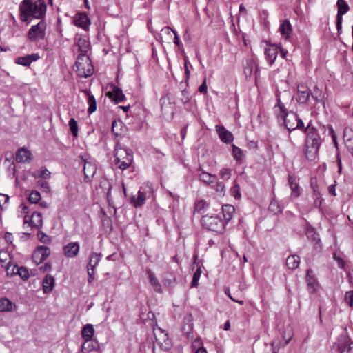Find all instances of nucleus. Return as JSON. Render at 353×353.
<instances>
[{
  "label": "nucleus",
  "instance_id": "nucleus-4",
  "mask_svg": "<svg viewBox=\"0 0 353 353\" xmlns=\"http://www.w3.org/2000/svg\"><path fill=\"white\" fill-rule=\"evenodd\" d=\"M76 67V71L81 77H88L93 73V66L91 60L85 54H80L77 57Z\"/></svg>",
  "mask_w": 353,
  "mask_h": 353
},
{
  "label": "nucleus",
  "instance_id": "nucleus-33",
  "mask_svg": "<svg viewBox=\"0 0 353 353\" xmlns=\"http://www.w3.org/2000/svg\"><path fill=\"white\" fill-rule=\"evenodd\" d=\"M6 270L8 274L12 276L19 274L22 277V266L19 267L18 265L12 264L11 262L9 261L6 264Z\"/></svg>",
  "mask_w": 353,
  "mask_h": 353
},
{
  "label": "nucleus",
  "instance_id": "nucleus-49",
  "mask_svg": "<svg viewBox=\"0 0 353 353\" xmlns=\"http://www.w3.org/2000/svg\"><path fill=\"white\" fill-rule=\"evenodd\" d=\"M206 205V203L204 201L201 200L195 204V211L201 212L205 208Z\"/></svg>",
  "mask_w": 353,
  "mask_h": 353
},
{
  "label": "nucleus",
  "instance_id": "nucleus-62",
  "mask_svg": "<svg viewBox=\"0 0 353 353\" xmlns=\"http://www.w3.org/2000/svg\"><path fill=\"white\" fill-rule=\"evenodd\" d=\"M12 234L8 232L5 233V239L7 243H11L12 242Z\"/></svg>",
  "mask_w": 353,
  "mask_h": 353
},
{
  "label": "nucleus",
  "instance_id": "nucleus-20",
  "mask_svg": "<svg viewBox=\"0 0 353 353\" xmlns=\"http://www.w3.org/2000/svg\"><path fill=\"white\" fill-rule=\"evenodd\" d=\"M97 171V167L94 164L91 162L85 161L83 172L85 179L87 181H90L91 179L93 177Z\"/></svg>",
  "mask_w": 353,
  "mask_h": 353
},
{
  "label": "nucleus",
  "instance_id": "nucleus-59",
  "mask_svg": "<svg viewBox=\"0 0 353 353\" xmlns=\"http://www.w3.org/2000/svg\"><path fill=\"white\" fill-rule=\"evenodd\" d=\"M9 254L6 252H0V262L1 263H5L7 261Z\"/></svg>",
  "mask_w": 353,
  "mask_h": 353
},
{
  "label": "nucleus",
  "instance_id": "nucleus-46",
  "mask_svg": "<svg viewBox=\"0 0 353 353\" xmlns=\"http://www.w3.org/2000/svg\"><path fill=\"white\" fill-rule=\"evenodd\" d=\"M38 183V185L41 188V189L46 192H49L50 190V188L49 186V184L47 181H43L42 179H39L37 181Z\"/></svg>",
  "mask_w": 353,
  "mask_h": 353
},
{
  "label": "nucleus",
  "instance_id": "nucleus-21",
  "mask_svg": "<svg viewBox=\"0 0 353 353\" xmlns=\"http://www.w3.org/2000/svg\"><path fill=\"white\" fill-rule=\"evenodd\" d=\"M256 57L255 55H252L251 58L247 61V64L244 68V73L247 77H250L253 71V68L256 66L255 73L257 74L258 68L256 66Z\"/></svg>",
  "mask_w": 353,
  "mask_h": 353
},
{
  "label": "nucleus",
  "instance_id": "nucleus-26",
  "mask_svg": "<svg viewBox=\"0 0 353 353\" xmlns=\"http://www.w3.org/2000/svg\"><path fill=\"white\" fill-rule=\"evenodd\" d=\"M278 54L277 49L274 46H270L269 48H266L265 50V57L266 60L268 61L269 64L272 65Z\"/></svg>",
  "mask_w": 353,
  "mask_h": 353
},
{
  "label": "nucleus",
  "instance_id": "nucleus-36",
  "mask_svg": "<svg viewBox=\"0 0 353 353\" xmlns=\"http://www.w3.org/2000/svg\"><path fill=\"white\" fill-rule=\"evenodd\" d=\"M306 236L309 240L313 242L314 244L320 243V239L319 238L318 234L316 232L314 228L308 226L305 232Z\"/></svg>",
  "mask_w": 353,
  "mask_h": 353
},
{
  "label": "nucleus",
  "instance_id": "nucleus-18",
  "mask_svg": "<svg viewBox=\"0 0 353 353\" xmlns=\"http://www.w3.org/2000/svg\"><path fill=\"white\" fill-rule=\"evenodd\" d=\"M220 139L225 143H230L234 140L233 134L231 132L227 130L223 126L217 125L216 127Z\"/></svg>",
  "mask_w": 353,
  "mask_h": 353
},
{
  "label": "nucleus",
  "instance_id": "nucleus-16",
  "mask_svg": "<svg viewBox=\"0 0 353 353\" xmlns=\"http://www.w3.org/2000/svg\"><path fill=\"white\" fill-rule=\"evenodd\" d=\"M154 334L156 341L161 345L165 344L166 346H170L171 342L168 336V334L161 328L158 327L154 329Z\"/></svg>",
  "mask_w": 353,
  "mask_h": 353
},
{
  "label": "nucleus",
  "instance_id": "nucleus-12",
  "mask_svg": "<svg viewBox=\"0 0 353 353\" xmlns=\"http://www.w3.org/2000/svg\"><path fill=\"white\" fill-rule=\"evenodd\" d=\"M310 91L308 87L303 83L297 85L296 101L299 104H305L309 101Z\"/></svg>",
  "mask_w": 353,
  "mask_h": 353
},
{
  "label": "nucleus",
  "instance_id": "nucleus-47",
  "mask_svg": "<svg viewBox=\"0 0 353 353\" xmlns=\"http://www.w3.org/2000/svg\"><path fill=\"white\" fill-rule=\"evenodd\" d=\"M232 170L228 168H222L220 171L221 177L225 180H228L231 176Z\"/></svg>",
  "mask_w": 353,
  "mask_h": 353
},
{
  "label": "nucleus",
  "instance_id": "nucleus-39",
  "mask_svg": "<svg viewBox=\"0 0 353 353\" xmlns=\"http://www.w3.org/2000/svg\"><path fill=\"white\" fill-rule=\"evenodd\" d=\"M140 191H141L148 198H150L153 194V187L152 185L149 183H145L140 188Z\"/></svg>",
  "mask_w": 353,
  "mask_h": 353
},
{
  "label": "nucleus",
  "instance_id": "nucleus-64",
  "mask_svg": "<svg viewBox=\"0 0 353 353\" xmlns=\"http://www.w3.org/2000/svg\"><path fill=\"white\" fill-rule=\"evenodd\" d=\"M8 171L12 172L13 174H15V165L13 162L9 165Z\"/></svg>",
  "mask_w": 353,
  "mask_h": 353
},
{
  "label": "nucleus",
  "instance_id": "nucleus-48",
  "mask_svg": "<svg viewBox=\"0 0 353 353\" xmlns=\"http://www.w3.org/2000/svg\"><path fill=\"white\" fill-rule=\"evenodd\" d=\"M345 301L348 303V305L352 307H353V291L350 290L346 292L345 294Z\"/></svg>",
  "mask_w": 353,
  "mask_h": 353
},
{
  "label": "nucleus",
  "instance_id": "nucleus-57",
  "mask_svg": "<svg viewBox=\"0 0 353 353\" xmlns=\"http://www.w3.org/2000/svg\"><path fill=\"white\" fill-rule=\"evenodd\" d=\"M22 154V148H19L17 151L16 157H15L16 161L17 163L22 162V154Z\"/></svg>",
  "mask_w": 353,
  "mask_h": 353
},
{
  "label": "nucleus",
  "instance_id": "nucleus-50",
  "mask_svg": "<svg viewBox=\"0 0 353 353\" xmlns=\"http://www.w3.org/2000/svg\"><path fill=\"white\" fill-rule=\"evenodd\" d=\"M37 236L40 241L46 243L50 241V237L48 235H46L43 232L38 231Z\"/></svg>",
  "mask_w": 353,
  "mask_h": 353
},
{
  "label": "nucleus",
  "instance_id": "nucleus-52",
  "mask_svg": "<svg viewBox=\"0 0 353 353\" xmlns=\"http://www.w3.org/2000/svg\"><path fill=\"white\" fill-rule=\"evenodd\" d=\"M32 159V153L28 149L23 148V163H29Z\"/></svg>",
  "mask_w": 353,
  "mask_h": 353
},
{
  "label": "nucleus",
  "instance_id": "nucleus-40",
  "mask_svg": "<svg viewBox=\"0 0 353 353\" xmlns=\"http://www.w3.org/2000/svg\"><path fill=\"white\" fill-rule=\"evenodd\" d=\"M268 210L270 212H272L274 214H276L278 213H281L282 212V208L279 205V203L276 201H272L269 205Z\"/></svg>",
  "mask_w": 353,
  "mask_h": 353
},
{
  "label": "nucleus",
  "instance_id": "nucleus-38",
  "mask_svg": "<svg viewBox=\"0 0 353 353\" xmlns=\"http://www.w3.org/2000/svg\"><path fill=\"white\" fill-rule=\"evenodd\" d=\"M41 58L39 53H33L23 56V66H29L32 62L36 61Z\"/></svg>",
  "mask_w": 353,
  "mask_h": 353
},
{
  "label": "nucleus",
  "instance_id": "nucleus-61",
  "mask_svg": "<svg viewBox=\"0 0 353 353\" xmlns=\"http://www.w3.org/2000/svg\"><path fill=\"white\" fill-rule=\"evenodd\" d=\"M175 32L174 30H173L172 29H171L170 27L168 26H166V27H164L161 29V32L163 34H165L167 35H171V32Z\"/></svg>",
  "mask_w": 353,
  "mask_h": 353
},
{
  "label": "nucleus",
  "instance_id": "nucleus-9",
  "mask_svg": "<svg viewBox=\"0 0 353 353\" xmlns=\"http://www.w3.org/2000/svg\"><path fill=\"white\" fill-rule=\"evenodd\" d=\"M23 225H28L31 228H40L43 225L41 214L37 212H34L31 216L26 214L23 216Z\"/></svg>",
  "mask_w": 353,
  "mask_h": 353
},
{
  "label": "nucleus",
  "instance_id": "nucleus-32",
  "mask_svg": "<svg viewBox=\"0 0 353 353\" xmlns=\"http://www.w3.org/2000/svg\"><path fill=\"white\" fill-rule=\"evenodd\" d=\"M147 274H148V277L150 281L151 285L153 286L154 290L157 292H161V285L160 283L159 282L158 279L155 276L154 274L152 272V271L150 269L147 270Z\"/></svg>",
  "mask_w": 353,
  "mask_h": 353
},
{
  "label": "nucleus",
  "instance_id": "nucleus-10",
  "mask_svg": "<svg viewBox=\"0 0 353 353\" xmlns=\"http://www.w3.org/2000/svg\"><path fill=\"white\" fill-rule=\"evenodd\" d=\"M336 6L338 8L336 15V29L338 32H340L342 29L343 15L349 11L350 6L345 0H338Z\"/></svg>",
  "mask_w": 353,
  "mask_h": 353
},
{
  "label": "nucleus",
  "instance_id": "nucleus-54",
  "mask_svg": "<svg viewBox=\"0 0 353 353\" xmlns=\"http://www.w3.org/2000/svg\"><path fill=\"white\" fill-rule=\"evenodd\" d=\"M50 175L51 173L49 170H48L46 168H42L40 174H39V176L43 179H48L50 177Z\"/></svg>",
  "mask_w": 353,
  "mask_h": 353
},
{
  "label": "nucleus",
  "instance_id": "nucleus-24",
  "mask_svg": "<svg viewBox=\"0 0 353 353\" xmlns=\"http://www.w3.org/2000/svg\"><path fill=\"white\" fill-rule=\"evenodd\" d=\"M288 183L292 190V196L298 197L300 195L299 185L296 182V177L293 174H288Z\"/></svg>",
  "mask_w": 353,
  "mask_h": 353
},
{
  "label": "nucleus",
  "instance_id": "nucleus-35",
  "mask_svg": "<svg viewBox=\"0 0 353 353\" xmlns=\"http://www.w3.org/2000/svg\"><path fill=\"white\" fill-rule=\"evenodd\" d=\"M300 263V258L297 255L289 256L286 259V265L289 269L294 270L297 268Z\"/></svg>",
  "mask_w": 353,
  "mask_h": 353
},
{
  "label": "nucleus",
  "instance_id": "nucleus-58",
  "mask_svg": "<svg viewBox=\"0 0 353 353\" xmlns=\"http://www.w3.org/2000/svg\"><path fill=\"white\" fill-rule=\"evenodd\" d=\"M88 268V283H92L94 278V269H90L89 268Z\"/></svg>",
  "mask_w": 353,
  "mask_h": 353
},
{
  "label": "nucleus",
  "instance_id": "nucleus-34",
  "mask_svg": "<svg viewBox=\"0 0 353 353\" xmlns=\"http://www.w3.org/2000/svg\"><path fill=\"white\" fill-rule=\"evenodd\" d=\"M101 253L92 252L89 256V261L87 268L94 269L101 260Z\"/></svg>",
  "mask_w": 353,
  "mask_h": 353
},
{
  "label": "nucleus",
  "instance_id": "nucleus-23",
  "mask_svg": "<svg viewBox=\"0 0 353 353\" xmlns=\"http://www.w3.org/2000/svg\"><path fill=\"white\" fill-rule=\"evenodd\" d=\"M76 44L79 48V50L84 54L87 52L90 49V42L87 37H76Z\"/></svg>",
  "mask_w": 353,
  "mask_h": 353
},
{
  "label": "nucleus",
  "instance_id": "nucleus-30",
  "mask_svg": "<svg viewBox=\"0 0 353 353\" xmlns=\"http://www.w3.org/2000/svg\"><path fill=\"white\" fill-rule=\"evenodd\" d=\"M148 197L140 190L137 193V196H132L130 199L131 203L135 207L138 208L142 206Z\"/></svg>",
  "mask_w": 353,
  "mask_h": 353
},
{
  "label": "nucleus",
  "instance_id": "nucleus-37",
  "mask_svg": "<svg viewBox=\"0 0 353 353\" xmlns=\"http://www.w3.org/2000/svg\"><path fill=\"white\" fill-rule=\"evenodd\" d=\"M83 92L86 94L88 99L89 108L88 110V112L89 114H92L97 110V101L95 100L94 97L90 93V92L87 90H83Z\"/></svg>",
  "mask_w": 353,
  "mask_h": 353
},
{
  "label": "nucleus",
  "instance_id": "nucleus-42",
  "mask_svg": "<svg viewBox=\"0 0 353 353\" xmlns=\"http://www.w3.org/2000/svg\"><path fill=\"white\" fill-rule=\"evenodd\" d=\"M232 148L234 158L238 161L241 160L243 157V151L239 148L234 145H232Z\"/></svg>",
  "mask_w": 353,
  "mask_h": 353
},
{
  "label": "nucleus",
  "instance_id": "nucleus-8",
  "mask_svg": "<svg viewBox=\"0 0 353 353\" xmlns=\"http://www.w3.org/2000/svg\"><path fill=\"white\" fill-rule=\"evenodd\" d=\"M339 353H353V341L347 334H341L334 343Z\"/></svg>",
  "mask_w": 353,
  "mask_h": 353
},
{
  "label": "nucleus",
  "instance_id": "nucleus-44",
  "mask_svg": "<svg viewBox=\"0 0 353 353\" xmlns=\"http://www.w3.org/2000/svg\"><path fill=\"white\" fill-rule=\"evenodd\" d=\"M201 274V268H199L196 269V270L194 272V273L193 274L192 281V284H191L192 287H197L198 282L200 279Z\"/></svg>",
  "mask_w": 353,
  "mask_h": 353
},
{
  "label": "nucleus",
  "instance_id": "nucleus-2",
  "mask_svg": "<svg viewBox=\"0 0 353 353\" xmlns=\"http://www.w3.org/2000/svg\"><path fill=\"white\" fill-rule=\"evenodd\" d=\"M46 10L44 0H23V22L30 23L33 19L43 20Z\"/></svg>",
  "mask_w": 353,
  "mask_h": 353
},
{
  "label": "nucleus",
  "instance_id": "nucleus-5",
  "mask_svg": "<svg viewBox=\"0 0 353 353\" xmlns=\"http://www.w3.org/2000/svg\"><path fill=\"white\" fill-rule=\"evenodd\" d=\"M201 224L205 228L217 232L222 233L225 229V222L217 215H205L201 219Z\"/></svg>",
  "mask_w": 353,
  "mask_h": 353
},
{
  "label": "nucleus",
  "instance_id": "nucleus-60",
  "mask_svg": "<svg viewBox=\"0 0 353 353\" xmlns=\"http://www.w3.org/2000/svg\"><path fill=\"white\" fill-rule=\"evenodd\" d=\"M207 85H206V83H205V79H204L203 82L202 83V84L199 87V91L202 93V94H205L207 93Z\"/></svg>",
  "mask_w": 353,
  "mask_h": 353
},
{
  "label": "nucleus",
  "instance_id": "nucleus-55",
  "mask_svg": "<svg viewBox=\"0 0 353 353\" xmlns=\"http://www.w3.org/2000/svg\"><path fill=\"white\" fill-rule=\"evenodd\" d=\"M239 186L238 185H234L232 188H231V193L233 194V196L235 197V198H239L240 197V192H239Z\"/></svg>",
  "mask_w": 353,
  "mask_h": 353
},
{
  "label": "nucleus",
  "instance_id": "nucleus-1",
  "mask_svg": "<svg viewBox=\"0 0 353 353\" xmlns=\"http://www.w3.org/2000/svg\"><path fill=\"white\" fill-rule=\"evenodd\" d=\"M296 129L303 130L306 134V140L305 143V155L309 161H314L318 154L319 148L321 145V139L316 129L311 126L310 123L305 128L304 123L298 116L296 121Z\"/></svg>",
  "mask_w": 353,
  "mask_h": 353
},
{
  "label": "nucleus",
  "instance_id": "nucleus-6",
  "mask_svg": "<svg viewBox=\"0 0 353 353\" xmlns=\"http://www.w3.org/2000/svg\"><path fill=\"white\" fill-rule=\"evenodd\" d=\"M47 29L46 21L40 20L37 23L32 25L27 33V38L31 42H38L46 37Z\"/></svg>",
  "mask_w": 353,
  "mask_h": 353
},
{
  "label": "nucleus",
  "instance_id": "nucleus-29",
  "mask_svg": "<svg viewBox=\"0 0 353 353\" xmlns=\"http://www.w3.org/2000/svg\"><path fill=\"white\" fill-rule=\"evenodd\" d=\"M16 308V305L7 298L0 299V312H6L12 311Z\"/></svg>",
  "mask_w": 353,
  "mask_h": 353
},
{
  "label": "nucleus",
  "instance_id": "nucleus-27",
  "mask_svg": "<svg viewBox=\"0 0 353 353\" xmlns=\"http://www.w3.org/2000/svg\"><path fill=\"white\" fill-rule=\"evenodd\" d=\"M234 212L235 208L232 205L226 204L222 206V212L224 217L225 225L232 219Z\"/></svg>",
  "mask_w": 353,
  "mask_h": 353
},
{
  "label": "nucleus",
  "instance_id": "nucleus-11",
  "mask_svg": "<svg viewBox=\"0 0 353 353\" xmlns=\"http://www.w3.org/2000/svg\"><path fill=\"white\" fill-rule=\"evenodd\" d=\"M50 254V250L47 246H38L33 252L32 260L37 264L41 263L47 259Z\"/></svg>",
  "mask_w": 353,
  "mask_h": 353
},
{
  "label": "nucleus",
  "instance_id": "nucleus-17",
  "mask_svg": "<svg viewBox=\"0 0 353 353\" xmlns=\"http://www.w3.org/2000/svg\"><path fill=\"white\" fill-rule=\"evenodd\" d=\"M306 282L308 290L310 293H314L319 288V283L316 281L313 271L311 269L307 270Z\"/></svg>",
  "mask_w": 353,
  "mask_h": 353
},
{
  "label": "nucleus",
  "instance_id": "nucleus-31",
  "mask_svg": "<svg viewBox=\"0 0 353 353\" xmlns=\"http://www.w3.org/2000/svg\"><path fill=\"white\" fill-rule=\"evenodd\" d=\"M94 332V330L93 325L91 324H87L83 327L81 335L85 342L90 341L92 337L93 336Z\"/></svg>",
  "mask_w": 353,
  "mask_h": 353
},
{
  "label": "nucleus",
  "instance_id": "nucleus-56",
  "mask_svg": "<svg viewBox=\"0 0 353 353\" xmlns=\"http://www.w3.org/2000/svg\"><path fill=\"white\" fill-rule=\"evenodd\" d=\"M292 338V334L291 332V330H289V332H288V338H286L285 336V332L283 334V339L285 340V343L283 345V346H285L287 345L290 341H291Z\"/></svg>",
  "mask_w": 353,
  "mask_h": 353
},
{
  "label": "nucleus",
  "instance_id": "nucleus-63",
  "mask_svg": "<svg viewBox=\"0 0 353 353\" xmlns=\"http://www.w3.org/2000/svg\"><path fill=\"white\" fill-rule=\"evenodd\" d=\"M41 270L43 272L48 271L51 270V265L50 263H46L43 266L41 267Z\"/></svg>",
  "mask_w": 353,
  "mask_h": 353
},
{
  "label": "nucleus",
  "instance_id": "nucleus-53",
  "mask_svg": "<svg viewBox=\"0 0 353 353\" xmlns=\"http://www.w3.org/2000/svg\"><path fill=\"white\" fill-rule=\"evenodd\" d=\"M225 185L222 182H218L216 185V191L219 192L221 194H224L225 193Z\"/></svg>",
  "mask_w": 353,
  "mask_h": 353
},
{
  "label": "nucleus",
  "instance_id": "nucleus-7",
  "mask_svg": "<svg viewBox=\"0 0 353 353\" xmlns=\"http://www.w3.org/2000/svg\"><path fill=\"white\" fill-rule=\"evenodd\" d=\"M277 106L279 107L281 113L279 117L284 120V124L288 130L290 132L296 130V121H297V114L294 112H287L283 103L279 101Z\"/></svg>",
  "mask_w": 353,
  "mask_h": 353
},
{
  "label": "nucleus",
  "instance_id": "nucleus-22",
  "mask_svg": "<svg viewBox=\"0 0 353 353\" xmlns=\"http://www.w3.org/2000/svg\"><path fill=\"white\" fill-rule=\"evenodd\" d=\"M279 30L281 34L285 39L290 38L292 32V27L290 21L288 19L284 20L281 24Z\"/></svg>",
  "mask_w": 353,
  "mask_h": 353
},
{
  "label": "nucleus",
  "instance_id": "nucleus-51",
  "mask_svg": "<svg viewBox=\"0 0 353 353\" xmlns=\"http://www.w3.org/2000/svg\"><path fill=\"white\" fill-rule=\"evenodd\" d=\"M333 259H334V261H336L337 265H338V266L340 268H344V266H345V261H343V259L340 256L337 255V254L336 252H334L333 254Z\"/></svg>",
  "mask_w": 353,
  "mask_h": 353
},
{
  "label": "nucleus",
  "instance_id": "nucleus-3",
  "mask_svg": "<svg viewBox=\"0 0 353 353\" xmlns=\"http://www.w3.org/2000/svg\"><path fill=\"white\" fill-rule=\"evenodd\" d=\"M115 165L122 170H126L132 161L130 150L117 145L114 149Z\"/></svg>",
  "mask_w": 353,
  "mask_h": 353
},
{
  "label": "nucleus",
  "instance_id": "nucleus-13",
  "mask_svg": "<svg viewBox=\"0 0 353 353\" xmlns=\"http://www.w3.org/2000/svg\"><path fill=\"white\" fill-rule=\"evenodd\" d=\"M79 248L78 242H70L63 246V252L66 257L73 258L79 254Z\"/></svg>",
  "mask_w": 353,
  "mask_h": 353
},
{
  "label": "nucleus",
  "instance_id": "nucleus-14",
  "mask_svg": "<svg viewBox=\"0 0 353 353\" xmlns=\"http://www.w3.org/2000/svg\"><path fill=\"white\" fill-rule=\"evenodd\" d=\"M74 21L75 26L80 27L85 30H88L89 29L90 21L85 13L80 12L76 14Z\"/></svg>",
  "mask_w": 353,
  "mask_h": 353
},
{
  "label": "nucleus",
  "instance_id": "nucleus-15",
  "mask_svg": "<svg viewBox=\"0 0 353 353\" xmlns=\"http://www.w3.org/2000/svg\"><path fill=\"white\" fill-rule=\"evenodd\" d=\"M112 90L108 93V96L112 99V101L115 103L124 101L125 97L123 93L122 90L116 85H112Z\"/></svg>",
  "mask_w": 353,
  "mask_h": 353
},
{
  "label": "nucleus",
  "instance_id": "nucleus-45",
  "mask_svg": "<svg viewBox=\"0 0 353 353\" xmlns=\"http://www.w3.org/2000/svg\"><path fill=\"white\" fill-rule=\"evenodd\" d=\"M190 97V93L187 90L181 91L180 100L183 104L188 103Z\"/></svg>",
  "mask_w": 353,
  "mask_h": 353
},
{
  "label": "nucleus",
  "instance_id": "nucleus-19",
  "mask_svg": "<svg viewBox=\"0 0 353 353\" xmlns=\"http://www.w3.org/2000/svg\"><path fill=\"white\" fill-rule=\"evenodd\" d=\"M310 97L316 102V104L320 103L325 107V94L316 85H315L312 90H310Z\"/></svg>",
  "mask_w": 353,
  "mask_h": 353
},
{
  "label": "nucleus",
  "instance_id": "nucleus-25",
  "mask_svg": "<svg viewBox=\"0 0 353 353\" xmlns=\"http://www.w3.org/2000/svg\"><path fill=\"white\" fill-rule=\"evenodd\" d=\"M198 171H201V173L199 174V179L200 181L208 185H210L214 182L216 178V175H213L207 172L203 171L201 166H199V168H198Z\"/></svg>",
  "mask_w": 353,
  "mask_h": 353
},
{
  "label": "nucleus",
  "instance_id": "nucleus-28",
  "mask_svg": "<svg viewBox=\"0 0 353 353\" xmlns=\"http://www.w3.org/2000/svg\"><path fill=\"white\" fill-rule=\"evenodd\" d=\"M54 287V279L52 275L47 274L43 281V290L46 294L51 292Z\"/></svg>",
  "mask_w": 353,
  "mask_h": 353
},
{
  "label": "nucleus",
  "instance_id": "nucleus-43",
  "mask_svg": "<svg viewBox=\"0 0 353 353\" xmlns=\"http://www.w3.org/2000/svg\"><path fill=\"white\" fill-rule=\"evenodd\" d=\"M41 199L40 193L38 191H32L28 196V201L31 203H37Z\"/></svg>",
  "mask_w": 353,
  "mask_h": 353
},
{
  "label": "nucleus",
  "instance_id": "nucleus-41",
  "mask_svg": "<svg viewBox=\"0 0 353 353\" xmlns=\"http://www.w3.org/2000/svg\"><path fill=\"white\" fill-rule=\"evenodd\" d=\"M69 127L71 133L74 137L78 135V124L77 121L74 118H71L69 121Z\"/></svg>",
  "mask_w": 353,
  "mask_h": 353
}]
</instances>
